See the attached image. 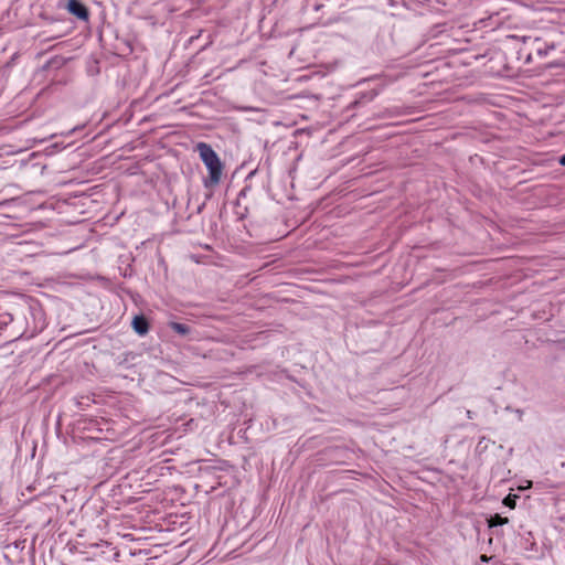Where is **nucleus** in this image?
Listing matches in <instances>:
<instances>
[{
  "label": "nucleus",
  "instance_id": "nucleus-1",
  "mask_svg": "<svg viewBox=\"0 0 565 565\" xmlns=\"http://www.w3.org/2000/svg\"><path fill=\"white\" fill-rule=\"evenodd\" d=\"M200 158L209 170L210 180L205 185H215L220 182L222 175V163L216 152L206 143L201 142L198 145Z\"/></svg>",
  "mask_w": 565,
  "mask_h": 565
},
{
  "label": "nucleus",
  "instance_id": "nucleus-2",
  "mask_svg": "<svg viewBox=\"0 0 565 565\" xmlns=\"http://www.w3.org/2000/svg\"><path fill=\"white\" fill-rule=\"evenodd\" d=\"M67 11L81 20H88L89 13L86 7L78 0H67Z\"/></svg>",
  "mask_w": 565,
  "mask_h": 565
},
{
  "label": "nucleus",
  "instance_id": "nucleus-3",
  "mask_svg": "<svg viewBox=\"0 0 565 565\" xmlns=\"http://www.w3.org/2000/svg\"><path fill=\"white\" fill-rule=\"evenodd\" d=\"M132 328L139 335H145L149 330V324L143 316H136L132 320Z\"/></svg>",
  "mask_w": 565,
  "mask_h": 565
},
{
  "label": "nucleus",
  "instance_id": "nucleus-4",
  "mask_svg": "<svg viewBox=\"0 0 565 565\" xmlns=\"http://www.w3.org/2000/svg\"><path fill=\"white\" fill-rule=\"evenodd\" d=\"M170 327L173 331H175L177 333L181 334V335H186L189 334L190 332V327L184 324V323H180V322H171L170 323Z\"/></svg>",
  "mask_w": 565,
  "mask_h": 565
},
{
  "label": "nucleus",
  "instance_id": "nucleus-5",
  "mask_svg": "<svg viewBox=\"0 0 565 565\" xmlns=\"http://www.w3.org/2000/svg\"><path fill=\"white\" fill-rule=\"evenodd\" d=\"M509 522L508 518H503L500 514H495L489 520V526H498V525H504Z\"/></svg>",
  "mask_w": 565,
  "mask_h": 565
},
{
  "label": "nucleus",
  "instance_id": "nucleus-6",
  "mask_svg": "<svg viewBox=\"0 0 565 565\" xmlns=\"http://www.w3.org/2000/svg\"><path fill=\"white\" fill-rule=\"evenodd\" d=\"M516 499H518L516 494H509L508 497L504 498L503 504L509 507L510 509H514Z\"/></svg>",
  "mask_w": 565,
  "mask_h": 565
},
{
  "label": "nucleus",
  "instance_id": "nucleus-7",
  "mask_svg": "<svg viewBox=\"0 0 565 565\" xmlns=\"http://www.w3.org/2000/svg\"><path fill=\"white\" fill-rule=\"evenodd\" d=\"M531 487H532V481L526 480V481L524 482V484H522V486H520V487H519V489H520V490H526V489H530Z\"/></svg>",
  "mask_w": 565,
  "mask_h": 565
},
{
  "label": "nucleus",
  "instance_id": "nucleus-8",
  "mask_svg": "<svg viewBox=\"0 0 565 565\" xmlns=\"http://www.w3.org/2000/svg\"><path fill=\"white\" fill-rule=\"evenodd\" d=\"M558 162L565 167V153L559 158Z\"/></svg>",
  "mask_w": 565,
  "mask_h": 565
},
{
  "label": "nucleus",
  "instance_id": "nucleus-9",
  "mask_svg": "<svg viewBox=\"0 0 565 565\" xmlns=\"http://www.w3.org/2000/svg\"><path fill=\"white\" fill-rule=\"evenodd\" d=\"M481 561H482V562H488V561H489V558H488V556H487V555H481Z\"/></svg>",
  "mask_w": 565,
  "mask_h": 565
}]
</instances>
